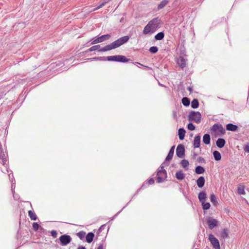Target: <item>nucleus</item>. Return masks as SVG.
<instances>
[{"instance_id":"obj_16","label":"nucleus","mask_w":249,"mask_h":249,"mask_svg":"<svg viewBox=\"0 0 249 249\" xmlns=\"http://www.w3.org/2000/svg\"><path fill=\"white\" fill-rule=\"evenodd\" d=\"M196 184L199 188H202L205 184V178L203 177H200L196 180Z\"/></svg>"},{"instance_id":"obj_35","label":"nucleus","mask_w":249,"mask_h":249,"mask_svg":"<svg viewBox=\"0 0 249 249\" xmlns=\"http://www.w3.org/2000/svg\"><path fill=\"white\" fill-rule=\"evenodd\" d=\"M201 205H202L203 209L204 210H207L209 209L210 208V206H211V205H210V203H209V202L205 203V202H202L201 203Z\"/></svg>"},{"instance_id":"obj_14","label":"nucleus","mask_w":249,"mask_h":249,"mask_svg":"<svg viewBox=\"0 0 249 249\" xmlns=\"http://www.w3.org/2000/svg\"><path fill=\"white\" fill-rule=\"evenodd\" d=\"M201 137L200 136H196L194 140L193 145L194 148H198L200 146Z\"/></svg>"},{"instance_id":"obj_46","label":"nucleus","mask_w":249,"mask_h":249,"mask_svg":"<svg viewBox=\"0 0 249 249\" xmlns=\"http://www.w3.org/2000/svg\"><path fill=\"white\" fill-rule=\"evenodd\" d=\"M154 183V180L153 178H150L148 180L146 183L148 184H153Z\"/></svg>"},{"instance_id":"obj_54","label":"nucleus","mask_w":249,"mask_h":249,"mask_svg":"<svg viewBox=\"0 0 249 249\" xmlns=\"http://www.w3.org/2000/svg\"><path fill=\"white\" fill-rule=\"evenodd\" d=\"M103 226H101V227H100V228L99 229V230H101L102 229V228Z\"/></svg>"},{"instance_id":"obj_24","label":"nucleus","mask_w":249,"mask_h":249,"mask_svg":"<svg viewBox=\"0 0 249 249\" xmlns=\"http://www.w3.org/2000/svg\"><path fill=\"white\" fill-rule=\"evenodd\" d=\"M176 178L178 180H182L185 178V175L182 171H178L176 173Z\"/></svg>"},{"instance_id":"obj_49","label":"nucleus","mask_w":249,"mask_h":249,"mask_svg":"<svg viewBox=\"0 0 249 249\" xmlns=\"http://www.w3.org/2000/svg\"><path fill=\"white\" fill-rule=\"evenodd\" d=\"M97 249H104L103 244H100Z\"/></svg>"},{"instance_id":"obj_8","label":"nucleus","mask_w":249,"mask_h":249,"mask_svg":"<svg viewBox=\"0 0 249 249\" xmlns=\"http://www.w3.org/2000/svg\"><path fill=\"white\" fill-rule=\"evenodd\" d=\"M207 223L210 229H213L218 224V221L212 217H209L207 220Z\"/></svg>"},{"instance_id":"obj_29","label":"nucleus","mask_w":249,"mask_h":249,"mask_svg":"<svg viewBox=\"0 0 249 249\" xmlns=\"http://www.w3.org/2000/svg\"><path fill=\"white\" fill-rule=\"evenodd\" d=\"M109 1V0H102L100 2L99 5L96 8L92 10L94 11L95 10L101 8L102 7L104 6L106 3H107Z\"/></svg>"},{"instance_id":"obj_37","label":"nucleus","mask_w":249,"mask_h":249,"mask_svg":"<svg viewBox=\"0 0 249 249\" xmlns=\"http://www.w3.org/2000/svg\"><path fill=\"white\" fill-rule=\"evenodd\" d=\"M77 236L81 240H83L85 236L86 232L83 231H80L78 232L77 234Z\"/></svg>"},{"instance_id":"obj_38","label":"nucleus","mask_w":249,"mask_h":249,"mask_svg":"<svg viewBox=\"0 0 249 249\" xmlns=\"http://www.w3.org/2000/svg\"><path fill=\"white\" fill-rule=\"evenodd\" d=\"M100 45H99L93 46L89 49L88 52H92L94 51H96V50L100 49Z\"/></svg>"},{"instance_id":"obj_53","label":"nucleus","mask_w":249,"mask_h":249,"mask_svg":"<svg viewBox=\"0 0 249 249\" xmlns=\"http://www.w3.org/2000/svg\"><path fill=\"white\" fill-rule=\"evenodd\" d=\"M188 90H190V91H191V88L190 87H188Z\"/></svg>"},{"instance_id":"obj_33","label":"nucleus","mask_w":249,"mask_h":249,"mask_svg":"<svg viewBox=\"0 0 249 249\" xmlns=\"http://www.w3.org/2000/svg\"><path fill=\"white\" fill-rule=\"evenodd\" d=\"M182 104L184 106H186V107H187L190 104V100L189 99L187 98V97H183L182 99Z\"/></svg>"},{"instance_id":"obj_42","label":"nucleus","mask_w":249,"mask_h":249,"mask_svg":"<svg viewBox=\"0 0 249 249\" xmlns=\"http://www.w3.org/2000/svg\"><path fill=\"white\" fill-rule=\"evenodd\" d=\"M33 228L35 231H36L39 228V225L37 223H34Z\"/></svg>"},{"instance_id":"obj_21","label":"nucleus","mask_w":249,"mask_h":249,"mask_svg":"<svg viewBox=\"0 0 249 249\" xmlns=\"http://www.w3.org/2000/svg\"><path fill=\"white\" fill-rule=\"evenodd\" d=\"M210 135L208 134H205L203 137V142L206 144H209L210 143Z\"/></svg>"},{"instance_id":"obj_27","label":"nucleus","mask_w":249,"mask_h":249,"mask_svg":"<svg viewBox=\"0 0 249 249\" xmlns=\"http://www.w3.org/2000/svg\"><path fill=\"white\" fill-rule=\"evenodd\" d=\"M220 235L221 237L223 239L228 238V231L226 229H223L221 232Z\"/></svg>"},{"instance_id":"obj_9","label":"nucleus","mask_w":249,"mask_h":249,"mask_svg":"<svg viewBox=\"0 0 249 249\" xmlns=\"http://www.w3.org/2000/svg\"><path fill=\"white\" fill-rule=\"evenodd\" d=\"M184 147L182 144H179L178 145L176 149V154L179 158H182L184 156Z\"/></svg>"},{"instance_id":"obj_19","label":"nucleus","mask_w":249,"mask_h":249,"mask_svg":"<svg viewBox=\"0 0 249 249\" xmlns=\"http://www.w3.org/2000/svg\"><path fill=\"white\" fill-rule=\"evenodd\" d=\"M0 159L2 160V163L3 165L6 164L7 161L6 157L4 152L2 151L1 147H0Z\"/></svg>"},{"instance_id":"obj_6","label":"nucleus","mask_w":249,"mask_h":249,"mask_svg":"<svg viewBox=\"0 0 249 249\" xmlns=\"http://www.w3.org/2000/svg\"><path fill=\"white\" fill-rule=\"evenodd\" d=\"M209 240L212 244L213 247L215 249H220V244L217 239H216L213 235L210 234L209 236Z\"/></svg>"},{"instance_id":"obj_23","label":"nucleus","mask_w":249,"mask_h":249,"mask_svg":"<svg viewBox=\"0 0 249 249\" xmlns=\"http://www.w3.org/2000/svg\"><path fill=\"white\" fill-rule=\"evenodd\" d=\"M185 130L184 128H181L178 129V137L180 140H182L184 138L185 134Z\"/></svg>"},{"instance_id":"obj_48","label":"nucleus","mask_w":249,"mask_h":249,"mask_svg":"<svg viewBox=\"0 0 249 249\" xmlns=\"http://www.w3.org/2000/svg\"><path fill=\"white\" fill-rule=\"evenodd\" d=\"M197 156V154L195 152H193V154L192 155V157L193 159H195L196 158V157Z\"/></svg>"},{"instance_id":"obj_47","label":"nucleus","mask_w":249,"mask_h":249,"mask_svg":"<svg viewBox=\"0 0 249 249\" xmlns=\"http://www.w3.org/2000/svg\"><path fill=\"white\" fill-rule=\"evenodd\" d=\"M93 59H95V60H105V59H104V57H94V58H93Z\"/></svg>"},{"instance_id":"obj_32","label":"nucleus","mask_w":249,"mask_h":249,"mask_svg":"<svg viewBox=\"0 0 249 249\" xmlns=\"http://www.w3.org/2000/svg\"><path fill=\"white\" fill-rule=\"evenodd\" d=\"M28 215L30 217V218L33 220H36L37 219V216L36 214V213L32 211H29L28 212Z\"/></svg>"},{"instance_id":"obj_25","label":"nucleus","mask_w":249,"mask_h":249,"mask_svg":"<svg viewBox=\"0 0 249 249\" xmlns=\"http://www.w3.org/2000/svg\"><path fill=\"white\" fill-rule=\"evenodd\" d=\"M195 172L197 174H201L205 172V169L201 166H197L195 169Z\"/></svg>"},{"instance_id":"obj_45","label":"nucleus","mask_w":249,"mask_h":249,"mask_svg":"<svg viewBox=\"0 0 249 249\" xmlns=\"http://www.w3.org/2000/svg\"><path fill=\"white\" fill-rule=\"evenodd\" d=\"M197 160L199 162H205V160L204 159V158H203L202 157H199L197 158Z\"/></svg>"},{"instance_id":"obj_43","label":"nucleus","mask_w":249,"mask_h":249,"mask_svg":"<svg viewBox=\"0 0 249 249\" xmlns=\"http://www.w3.org/2000/svg\"><path fill=\"white\" fill-rule=\"evenodd\" d=\"M244 150L245 152L249 153V143H247L244 147Z\"/></svg>"},{"instance_id":"obj_52","label":"nucleus","mask_w":249,"mask_h":249,"mask_svg":"<svg viewBox=\"0 0 249 249\" xmlns=\"http://www.w3.org/2000/svg\"><path fill=\"white\" fill-rule=\"evenodd\" d=\"M124 18H122L121 19H120V22H124Z\"/></svg>"},{"instance_id":"obj_55","label":"nucleus","mask_w":249,"mask_h":249,"mask_svg":"<svg viewBox=\"0 0 249 249\" xmlns=\"http://www.w3.org/2000/svg\"><path fill=\"white\" fill-rule=\"evenodd\" d=\"M0 14H2V11H1V13Z\"/></svg>"},{"instance_id":"obj_18","label":"nucleus","mask_w":249,"mask_h":249,"mask_svg":"<svg viewBox=\"0 0 249 249\" xmlns=\"http://www.w3.org/2000/svg\"><path fill=\"white\" fill-rule=\"evenodd\" d=\"M174 149H175V146H173L171 148V149L168 153V154L165 159V161H169L172 159L173 155H174Z\"/></svg>"},{"instance_id":"obj_41","label":"nucleus","mask_w":249,"mask_h":249,"mask_svg":"<svg viewBox=\"0 0 249 249\" xmlns=\"http://www.w3.org/2000/svg\"><path fill=\"white\" fill-rule=\"evenodd\" d=\"M187 128L189 130L193 131L195 129V126L192 123H189L187 125Z\"/></svg>"},{"instance_id":"obj_51","label":"nucleus","mask_w":249,"mask_h":249,"mask_svg":"<svg viewBox=\"0 0 249 249\" xmlns=\"http://www.w3.org/2000/svg\"><path fill=\"white\" fill-rule=\"evenodd\" d=\"M77 249H86V248L84 247L79 246Z\"/></svg>"},{"instance_id":"obj_15","label":"nucleus","mask_w":249,"mask_h":249,"mask_svg":"<svg viewBox=\"0 0 249 249\" xmlns=\"http://www.w3.org/2000/svg\"><path fill=\"white\" fill-rule=\"evenodd\" d=\"M226 143V141L223 138H219L216 142L217 146L220 148L223 147Z\"/></svg>"},{"instance_id":"obj_10","label":"nucleus","mask_w":249,"mask_h":249,"mask_svg":"<svg viewBox=\"0 0 249 249\" xmlns=\"http://www.w3.org/2000/svg\"><path fill=\"white\" fill-rule=\"evenodd\" d=\"M151 23V25L153 27V29H155V30L158 28L160 27L161 21L158 17H157L150 21Z\"/></svg>"},{"instance_id":"obj_20","label":"nucleus","mask_w":249,"mask_h":249,"mask_svg":"<svg viewBox=\"0 0 249 249\" xmlns=\"http://www.w3.org/2000/svg\"><path fill=\"white\" fill-rule=\"evenodd\" d=\"M71 241L70 236L67 234H63V246H66Z\"/></svg>"},{"instance_id":"obj_34","label":"nucleus","mask_w":249,"mask_h":249,"mask_svg":"<svg viewBox=\"0 0 249 249\" xmlns=\"http://www.w3.org/2000/svg\"><path fill=\"white\" fill-rule=\"evenodd\" d=\"M245 187L243 185H239L238 187V193L239 194H241V195H244L245 194Z\"/></svg>"},{"instance_id":"obj_36","label":"nucleus","mask_w":249,"mask_h":249,"mask_svg":"<svg viewBox=\"0 0 249 249\" xmlns=\"http://www.w3.org/2000/svg\"><path fill=\"white\" fill-rule=\"evenodd\" d=\"M211 201L213 203V205H216L217 203V199L213 194L211 195L210 196Z\"/></svg>"},{"instance_id":"obj_26","label":"nucleus","mask_w":249,"mask_h":249,"mask_svg":"<svg viewBox=\"0 0 249 249\" xmlns=\"http://www.w3.org/2000/svg\"><path fill=\"white\" fill-rule=\"evenodd\" d=\"M169 2L168 0H163L158 5L157 9L158 10L163 8Z\"/></svg>"},{"instance_id":"obj_50","label":"nucleus","mask_w":249,"mask_h":249,"mask_svg":"<svg viewBox=\"0 0 249 249\" xmlns=\"http://www.w3.org/2000/svg\"><path fill=\"white\" fill-rule=\"evenodd\" d=\"M59 240L60 243L62 244V240H63L62 235H61L59 237Z\"/></svg>"},{"instance_id":"obj_2","label":"nucleus","mask_w":249,"mask_h":249,"mask_svg":"<svg viewBox=\"0 0 249 249\" xmlns=\"http://www.w3.org/2000/svg\"><path fill=\"white\" fill-rule=\"evenodd\" d=\"M167 178V173L165 170L163 169V166L161 165L160 168L158 170L157 174V181L158 183L163 182Z\"/></svg>"},{"instance_id":"obj_17","label":"nucleus","mask_w":249,"mask_h":249,"mask_svg":"<svg viewBox=\"0 0 249 249\" xmlns=\"http://www.w3.org/2000/svg\"><path fill=\"white\" fill-rule=\"evenodd\" d=\"M238 128V126L232 124H228L226 125V129L229 131H235Z\"/></svg>"},{"instance_id":"obj_5","label":"nucleus","mask_w":249,"mask_h":249,"mask_svg":"<svg viewBox=\"0 0 249 249\" xmlns=\"http://www.w3.org/2000/svg\"><path fill=\"white\" fill-rule=\"evenodd\" d=\"M106 59L111 61H118L122 62H126L128 61V59L123 55H113L109 56L106 57Z\"/></svg>"},{"instance_id":"obj_30","label":"nucleus","mask_w":249,"mask_h":249,"mask_svg":"<svg viewBox=\"0 0 249 249\" xmlns=\"http://www.w3.org/2000/svg\"><path fill=\"white\" fill-rule=\"evenodd\" d=\"M164 33L163 32H160L155 36V38L157 40H160L164 38Z\"/></svg>"},{"instance_id":"obj_11","label":"nucleus","mask_w":249,"mask_h":249,"mask_svg":"<svg viewBox=\"0 0 249 249\" xmlns=\"http://www.w3.org/2000/svg\"><path fill=\"white\" fill-rule=\"evenodd\" d=\"M150 21L144 28L143 33L144 35H147L149 33H153L156 30L155 29H153V27L151 24Z\"/></svg>"},{"instance_id":"obj_39","label":"nucleus","mask_w":249,"mask_h":249,"mask_svg":"<svg viewBox=\"0 0 249 249\" xmlns=\"http://www.w3.org/2000/svg\"><path fill=\"white\" fill-rule=\"evenodd\" d=\"M189 163L188 161L186 160H183L181 161V164L182 166L184 168L188 167L189 165Z\"/></svg>"},{"instance_id":"obj_4","label":"nucleus","mask_w":249,"mask_h":249,"mask_svg":"<svg viewBox=\"0 0 249 249\" xmlns=\"http://www.w3.org/2000/svg\"><path fill=\"white\" fill-rule=\"evenodd\" d=\"M211 130L218 136H222L225 133V130L221 124H216L212 127Z\"/></svg>"},{"instance_id":"obj_12","label":"nucleus","mask_w":249,"mask_h":249,"mask_svg":"<svg viewBox=\"0 0 249 249\" xmlns=\"http://www.w3.org/2000/svg\"><path fill=\"white\" fill-rule=\"evenodd\" d=\"M186 59L184 58L183 57L179 56L177 59V63L180 68L183 69L186 67Z\"/></svg>"},{"instance_id":"obj_7","label":"nucleus","mask_w":249,"mask_h":249,"mask_svg":"<svg viewBox=\"0 0 249 249\" xmlns=\"http://www.w3.org/2000/svg\"><path fill=\"white\" fill-rule=\"evenodd\" d=\"M110 37V36L109 34L101 36L100 37L93 40L91 42V44H97L98 43L102 42L105 40L109 39Z\"/></svg>"},{"instance_id":"obj_22","label":"nucleus","mask_w":249,"mask_h":249,"mask_svg":"<svg viewBox=\"0 0 249 249\" xmlns=\"http://www.w3.org/2000/svg\"><path fill=\"white\" fill-rule=\"evenodd\" d=\"M94 237V234L93 233L91 232H89L86 237V241L89 243H91L93 241Z\"/></svg>"},{"instance_id":"obj_13","label":"nucleus","mask_w":249,"mask_h":249,"mask_svg":"<svg viewBox=\"0 0 249 249\" xmlns=\"http://www.w3.org/2000/svg\"><path fill=\"white\" fill-rule=\"evenodd\" d=\"M198 198L201 203L205 202L207 198L206 193L203 191L200 192L198 194Z\"/></svg>"},{"instance_id":"obj_31","label":"nucleus","mask_w":249,"mask_h":249,"mask_svg":"<svg viewBox=\"0 0 249 249\" xmlns=\"http://www.w3.org/2000/svg\"><path fill=\"white\" fill-rule=\"evenodd\" d=\"M199 105V103L198 100L196 99H194L191 103V107L193 108H196L198 107Z\"/></svg>"},{"instance_id":"obj_28","label":"nucleus","mask_w":249,"mask_h":249,"mask_svg":"<svg viewBox=\"0 0 249 249\" xmlns=\"http://www.w3.org/2000/svg\"><path fill=\"white\" fill-rule=\"evenodd\" d=\"M213 155L215 160H219L221 159V154L217 151H214Z\"/></svg>"},{"instance_id":"obj_44","label":"nucleus","mask_w":249,"mask_h":249,"mask_svg":"<svg viewBox=\"0 0 249 249\" xmlns=\"http://www.w3.org/2000/svg\"><path fill=\"white\" fill-rule=\"evenodd\" d=\"M51 234L53 238H55L57 236V233L56 231L53 230L51 231Z\"/></svg>"},{"instance_id":"obj_40","label":"nucleus","mask_w":249,"mask_h":249,"mask_svg":"<svg viewBox=\"0 0 249 249\" xmlns=\"http://www.w3.org/2000/svg\"><path fill=\"white\" fill-rule=\"evenodd\" d=\"M149 51L152 53H155L158 51V48L156 46H152L150 48Z\"/></svg>"},{"instance_id":"obj_1","label":"nucleus","mask_w":249,"mask_h":249,"mask_svg":"<svg viewBox=\"0 0 249 249\" xmlns=\"http://www.w3.org/2000/svg\"><path fill=\"white\" fill-rule=\"evenodd\" d=\"M129 39V36H126L120 37L112 43L105 46L104 47L99 50V52H107L114 49H116L122 45L126 43Z\"/></svg>"},{"instance_id":"obj_3","label":"nucleus","mask_w":249,"mask_h":249,"mask_svg":"<svg viewBox=\"0 0 249 249\" xmlns=\"http://www.w3.org/2000/svg\"><path fill=\"white\" fill-rule=\"evenodd\" d=\"M201 115L198 111H191L188 115V120L189 121H193L197 124H199L201 121Z\"/></svg>"}]
</instances>
